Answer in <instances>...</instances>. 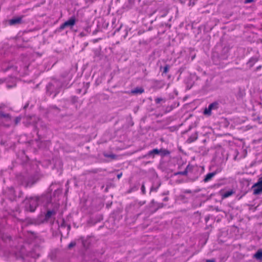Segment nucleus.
<instances>
[{
	"instance_id": "f257e3e1",
	"label": "nucleus",
	"mask_w": 262,
	"mask_h": 262,
	"mask_svg": "<svg viewBox=\"0 0 262 262\" xmlns=\"http://www.w3.org/2000/svg\"><path fill=\"white\" fill-rule=\"evenodd\" d=\"M26 210L33 212L38 205V198L32 197L27 198L24 202Z\"/></svg>"
},
{
	"instance_id": "f03ea898",
	"label": "nucleus",
	"mask_w": 262,
	"mask_h": 262,
	"mask_svg": "<svg viewBox=\"0 0 262 262\" xmlns=\"http://www.w3.org/2000/svg\"><path fill=\"white\" fill-rule=\"evenodd\" d=\"M16 179L20 185L25 187L31 186L34 183L33 178L27 173L18 175Z\"/></svg>"
},
{
	"instance_id": "7ed1b4c3",
	"label": "nucleus",
	"mask_w": 262,
	"mask_h": 262,
	"mask_svg": "<svg viewBox=\"0 0 262 262\" xmlns=\"http://www.w3.org/2000/svg\"><path fill=\"white\" fill-rule=\"evenodd\" d=\"M62 86L61 85L60 82L58 81H54L51 83L49 84L47 86V91L50 92L51 94L53 93V90L54 87H56L57 88L55 89L54 93H55L54 95V97H55L60 91V89Z\"/></svg>"
},
{
	"instance_id": "20e7f679",
	"label": "nucleus",
	"mask_w": 262,
	"mask_h": 262,
	"mask_svg": "<svg viewBox=\"0 0 262 262\" xmlns=\"http://www.w3.org/2000/svg\"><path fill=\"white\" fill-rule=\"evenodd\" d=\"M0 119L4 122V125L5 126H9L11 123V118L8 114H4L0 112Z\"/></svg>"
},
{
	"instance_id": "39448f33",
	"label": "nucleus",
	"mask_w": 262,
	"mask_h": 262,
	"mask_svg": "<svg viewBox=\"0 0 262 262\" xmlns=\"http://www.w3.org/2000/svg\"><path fill=\"white\" fill-rule=\"evenodd\" d=\"M75 23L76 19L75 17H71L69 20L64 22L60 26V29L61 30H63L67 27H70L72 28L73 26L75 25Z\"/></svg>"
},
{
	"instance_id": "423d86ee",
	"label": "nucleus",
	"mask_w": 262,
	"mask_h": 262,
	"mask_svg": "<svg viewBox=\"0 0 262 262\" xmlns=\"http://www.w3.org/2000/svg\"><path fill=\"white\" fill-rule=\"evenodd\" d=\"M253 187L254 193L255 194H259L262 192V180H259L254 184Z\"/></svg>"
},
{
	"instance_id": "0eeeda50",
	"label": "nucleus",
	"mask_w": 262,
	"mask_h": 262,
	"mask_svg": "<svg viewBox=\"0 0 262 262\" xmlns=\"http://www.w3.org/2000/svg\"><path fill=\"white\" fill-rule=\"evenodd\" d=\"M165 85V82L162 80H156L154 83V88L156 89L163 88Z\"/></svg>"
},
{
	"instance_id": "6e6552de",
	"label": "nucleus",
	"mask_w": 262,
	"mask_h": 262,
	"mask_svg": "<svg viewBox=\"0 0 262 262\" xmlns=\"http://www.w3.org/2000/svg\"><path fill=\"white\" fill-rule=\"evenodd\" d=\"M22 17H16L13 18L9 21V23L10 25H14L21 23Z\"/></svg>"
},
{
	"instance_id": "1a4fd4ad",
	"label": "nucleus",
	"mask_w": 262,
	"mask_h": 262,
	"mask_svg": "<svg viewBox=\"0 0 262 262\" xmlns=\"http://www.w3.org/2000/svg\"><path fill=\"white\" fill-rule=\"evenodd\" d=\"M160 154V150L158 149L155 148L149 151L146 155L144 156V157H154L155 155Z\"/></svg>"
},
{
	"instance_id": "9d476101",
	"label": "nucleus",
	"mask_w": 262,
	"mask_h": 262,
	"mask_svg": "<svg viewBox=\"0 0 262 262\" xmlns=\"http://www.w3.org/2000/svg\"><path fill=\"white\" fill-rule=\"evenodd\" d=\"M144 92V90L143 88L141 87H137L135 88L134 90H132L130 93L133 94H140L143 93Z\"/></svg>"
},
{
	"instance_id": "9b49d317",
	"label": "nucleus",
	"mask_w": 262,
	"mask_h": 262,
	"mask_svg": "<svg viewBox=\"0 0 262 262\" xmlns=\"http://www.w3.org/2000/svg\"><path fill=\"white\" fill-rule=\"evenodd\" d=\"M234 193V191L233 190L226 191L222 193V198L223 199L228 198Z\"/></svg>"
},
{
	"instance_id": "f8f14e48",
	"label": "nucleus",
	"mask_w": 262,
	"mask_h": 262,
	"mask_svg": "<svg viewBox=\"0 0 262 262\" xmlns=\"http://www.w3.org/2000/svg\"><path fill=\"white\" fill-rule=\"evenodd\" d=\"M215 174V173L214 172H211L209 173L205 176L204 182H207L209 181Z\"/></svg>"
},
{
	"instance_id": "ddd939ff",
	"label": "nucleus",
	"mask_w": 262,
	"mask_h": 262,
	"mask_svg": "<svg viewBox=\"0 0 262 262\" xmlns=\"http://www.w3.org/2000/svg\"><path fill=\"white\" fill-rule=\"evenodd\" d=\"M198 139V134L196 133H195L193 134H192L188 139V141L189 143H191L192 142H194Z\"/></svg>"
},
{
	"instance_id": "4468645a",
	"label": "nucleus",
	"mask_w": 262,
	"mask_h": 262,
	"mask_svg": "<svg viewBox=\"0 0 262 262\" xmlns=\"http://www.w3.org/2000/svg\"><path fill=\"white\" fill-rule=\"evenodd\" d=\"M254 257L257 260H262V250H258L254 255Z\"/></svg>"
},
{
	"instance_id": "2eb2a0df",
	"label": "nucleus",
	"mask_w": 262,
	"mask_h": 262,
	"mask_svg": "<svg viewBox=\"0 0 262 262\" xmlns=\"http://www.w3.org/2000/svg\"><path fill=\"white\" fill-rule=\"evenodd\" d=\"M56 211L54 210H48L45 215L46 219H50L52 215H55Z\"/></svg>"
},
{
	"instance_id": "dca6fc26",
	"label": "nucleus",
	"mask_w": 262,
	"mask_h": 262,
	"mask_svg": "<svg viewBox=\"0 0 262 262\" xmlns=\"http://www.w3.org/2000/svg\"><path fill=\"white\" fill-rule=\"evenodd\" d=\"M258 60V58L257 57H253L249 59L248 63L250 67H252Z\"/></svg>"
},
{
	"instance_id": "f3484780",
	"label": "nucleus",
	"mask_w": 262,
	"mask_h": 262,
	"mask_svg": "<svg viewBox=\"0 0 262 262\" xmlns=\"http://www.w3.org/2000/svg\"><path fill=\"white\" fill-rule=\"evenodd\" d=\"M208 107L211 108V111L213 110H216L218 107V103L216 102H213L210 104Z\"/></svg>"
},
{
	"instance_id": "a211bd4d",
	"label": "nucleus",
	"mask_w": 262,
	"mask_h": 262,
	"mask_svg": "<svg viewBox=\"0 0 262 262\" xmlns=\"http://www.w3.org/2000/svg\"><path fill=\"white\" fill-rule=\"evenodd\" d=\"M160 154L162 156H164L166 155H168L170 154V152L167 150L164 149H160Z\"/></svg>"
},
{
	"instance_id": "6ab92c4d",
	"label": "nucleus",
	"mask_w": 262,
	"mask_h": 262,
	"mask_svg": "<svg viewBox=\"0 0 262 262\" xmlns=\"http://www.w3.org/2000/svg\"><path fill=\"white\" fill-rule=\"evenodd\" d=\"M204 114L205 115L210 116L211 114V110L209 107L206 108L204 111Z\"/></svg>"
},
{
	"instance_id": "aec40b11",
	"label": "nucleus",
	"mask_w": 262,
	"mask_h": 262,
	"mask_svg": "<svg viewBox=\"0 0 262 262\" xmlns=\"http://www.w3.org/2000/svg\"><path fill=\"white\" fill-rule=\"evenodd\" d=\"M104 156L106 158H110L112 159H115L117 157V156L114 154H104Z\"/></svg>"
},
{
	"instance_id": "412c9836",
	"label": "nucleus",
	"mask_w": 262,
	"mask_h": 262,
	"mask_svg": "<svg viewBox=\"0 0 262 262\" xmlns=\"http://www.w3.org/2000/svg\"><path fill=\"white\" fill-rule=\"evenodd\" d=\"M169 70V66L168 65H166L164 68H163V73H166L168 72Z\"/></svg>"
},
{
	"instance_id": "4be33fe9",
	"label": "nucleus",
	"mask_w": 262,
	"mask_h": 262,
	"mask_svg": "<svg viewBox=\"0 0 262 262\" xmlns=\"http://www.w3.org/2000/svg\"><path fill=\"white\" fill-rule=\"evenodd\" d=\"M10 191L11 192H12L13 193V196L12 197L10 198L11 199H14L15 196V194H14V189L13 188H11L10 189Z\"/></svg>"
},
{
	"instance_id": "5701e85b",
	"label": "nucleus",
	"mask_w": 262,
	"mask_h": 262,
	"mask_svg": "<svg viewBox=\"0 0 262 262\" xmlns=\"http://www.w3.org/2000/svg\"><path fill=\"white\" fill-rule=\"evenodd\" d=\"M21 120V117H17L15 119V124H17L18 122H19Z\"/></svg>"
},
{
	"instance_id": "b1692460",
	"label": "nucleus",
	"mask_w": 262,
	"mask_h": 262,
	"mask_svg": "<svg viewBox=\"0 0 262 262\" xmlns=\"http://www.w3.org/2000/svg\"><path fill=\"white\" fill-rule=\"evenodd\" d=\"M162 100V99L161 98H157L155 99V102L157 104H158L160 103V102Z\"/></svg>"
},
{
	"instance_id": "393cba45",
	"label": "nucleus",
	"mask_w": 262,
	"mask_h": 262,
	"mask_svg": "<svg viewBox=\"0 0 262 262\" xmlns=\"http://www.w3.org/2000/svg\"><path fill=\"white\" fill-rule=\"evenodd\" d=\"M141 190L143 194L145 193V187L144 184H142L141 187Z\"/></svg>"
},
{
	"instance_id": "a878e982",
	"label": "nucleus",
	"mask_w": 262,
	"mask_h": 262,
	"mask_svg": "<svg viewBox=\"0 0 262 262\" xmlns=\"http://www.w3.org/2000/svg\"><path fill=\"white\" fill-rule=\"evenodd\" d=\"M75 243H73V242H71L69 245V248H71L74 246H75Z\"/></svg>"
},
{
	"instance_id": "bb28decb",
	"label": "nucleus",
	"mask_w": 262,
	"mask_h": 262,
	"mask_svg": "<svg viewBox=\"0 0 262 262\" xmlns=\"http://www.w3.org/2000/svg\"><path fill=\"white\" fill-rule=\"evenodd\" d=\"M253 1V0H245V3L248 4L252 3Z\"/></svg>"
},
{
	"instance_id": "cd10ccee",
	"label": "nucleus",
	"mask_w": 262,
	"mask_h": 262,
	"mask_svg": "<svg viewBox=\"0 0 262 262\" xmlns=\"http://www.w3.org/2000/svg\"><path fill=\"white\" fill-rule=\"evenodd\" d=\"M122 173H118L117 176V177L118 179H119L121 177H122Z\"/></svg>"
},
{
	"instance_id": "c85d7f7f",
	"label": "nucleus",
	"mask_w": 262,
	"mask_h": 262,
	"mask_svg": "<svg viewBox=\"0 0 262 262\" xmlns=\"http://www.w3.org/2000/svg\"><path fill=\"white\" fill-rule=\"evenodd\" d=\"M206 262H215V260L212 259H208L207 260Z\"/></svg>"
},
{
	"instance_id": "c756f323",
	"label": "nucleus",
	"mask_w": 262,
	"mask_h": 262,
	"mask_svg": "<svg viewBox=\"0 0 262 262\" xmlns=\"http://www.w3.org/2000/svg\"><path fill=\"white\" fill-rule=\"evenodd\" d=\"M260 68H261V67H260V66H259V67H257V69H260Z\"/></svg>"
},
{
	"instance_id": "7c9ffc66",
	"label": "nucleus",
	"mask_w": 262,
	"mask_h": 262,
	"mask_svg": "<svg viewBox=\"0 0 262 262\" xmlns=\"http://www.w3.org/2000/svg\"><path fill=\"white\" fill-rule=\"evenodd\" d=\"M21 253H23V252H21ZM23 253H21V256H23Z\"/></svg>"
}]
</instances>
